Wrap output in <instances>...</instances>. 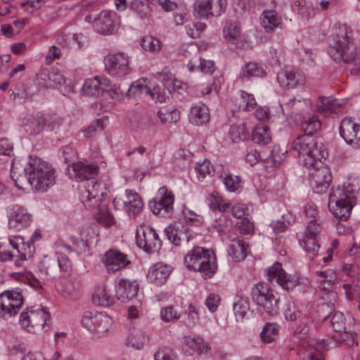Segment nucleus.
<instances>
[{
    "label": "nucleus",
    "mask_w": 360,
    "mask_h": 360,
    "mask_svg": "<svg viewBox=\"0 0 360 360\" xmlns=\"http://www.w3.org/2000/svg\"><path fill=\"white\" fill-rule=\"evenodd\" d=\"M345 295L348 300L357 298L360 296V279L353 278L351 281H347L342 285Z\"/></svg>",
    "instance_id": "obj_53"
},
{
    "label": "nucleus",
    "mask_w": 360,
    "mask_h": 360,
    "mask_svg": "<svg viewBox=\"0 0 360 360\" xmlns=\"http://www.w3.org/2000/svg\"><path fill=\"white\" fill-rule=\"evenodd\" d=\"M267 279L270 283L276 282L284 290H290L300 285L299 278L288 274L281 263L276 262L267 270Z\"/></svg>",
    "instance_id": "obj_20"
},
{
    "label": "nucleus",
    "mask_w": 360,
    "mask_h": 360,
    "mask_svg": "<svg viewBox=\"0 0 360 360\" xmlns=\"http://www.w3.org/2000/svg\"><path fill=\"white\" fill-rule=\"evenodd\" d=\"M328 349V343L325 340H311L306 349L304 358L309 360H323V351Z\"/></svg>",
    "instance_id": "obj_33"
},
{
    "label": "nucleus",
    "mask_w": 360,
    "mask_h": 360,
    "mask_svg": "<svg viewBox=\"0 0 360 360\" xmlns=\"http://www.w3.org/2000/svg\"><path fill=\"white\" fill-rule=\"evenodd\" d=\"M167 238L175 245H180L181 243H188L193 238V234L188 231L187 226L174 223L165 229Z\"/></svg>",
    "instance_id": "obj_28"
},
{
    "label": "nucleus",
    "mask_w": 360,
    "mask_h": 360,
    "mask_svg": "<svg viewBox=\"0 0 360 360\" xmlns=\"http://www.w3.org/2000/svg\"><path fill=\"white\" fill-rule=\"evenodd\" d=\"M171 272L169 266L162 263H156L153 265L148 272V281L155 285H163Z\"/></svg>",
    "instance_id": "obj_30"
},
{
    "label": "nucleus",
    "mask_w": 360,
    "mask_h": 360,
    "mask_svg": "<svg viewBox=\"0 0 360 360\" xmlns=\"http://www.w3.org/2000/svg\"><path fill=\"white\" fill-rule=\"evenodd\" d=\"M71 176L77 181H84L79 186L80 200L86 208L96 207L104 195L106 189L101 183L96 181L98 166L94 163L77 162L71 165Z\"/></svg>",
    "instance_id": "obj_2"
},
{
    "label": "nucleus",
    "mask_w": 360,
    "mask_h": 360,
    "mask_svg": "<svg viewBox=\"0 0 360 360\" xmlns=\"http://www.w3.org/2000/svg\"><path fill=\"white\" fill-rule=\"evenodd\" d=\"M130 9L142 20H149L151 16V9L146 1L133 0L130 4Z\"/></svg>",
    "instance_id": "obj_48"
},
{
    "label": "nucleus",
    "mask_w": 360,
    "mask_h": 360,
    "mask_svg": "<svg viewBox=\"0 0 360 360\" xmlns=\"http://www.w3.org/2000/svg\"><path fill=\"white\" fill-rule=\"evenodd\" d=\"M340 135L347 144L360 146V124L352 117L344 118L340 124Z\"/></svg>",
    "instance_id": "obj_22"
},
{
    "label": "nucleus",
    "mask_w": 360,
    "mask_h": 360,
    "mask_svg": "<svg viewBox=\"0 0 360 360\" xmlns=\"http://www.w3.org/2000/svg\"><path fill=\"white\" fill-rule=\"evenodd\" d=\"M23 304L21 292L8 290L0 294V316L7 319L15 315Z\"/></svg>",
    "instance_id": "obj_17"
},
{
    "label": "nucleus",
    "mask_w": 360,
    "mask_h": 360,
    "mask_svg": "<svg viewBox=\"0 0 360 360\" xmlns=\"http://www.w3.org/2000/svg\"><path fill=\"white\" fill-rule=\"evenodd\" d=\"M285 153H287V150H285L281 153L279 147L274 146V148L271 150L269 155L266 156L264 154H262L256 148H250L247 151L245 160L248 163L252 166L257 163L259 160L270 159L274 162V166L277 167L280 165L283 162V156H284Z\"/></svg>",
    "instance_id": "obj_25"
},
{
    "label": "nucleus",
    "mask_w": 360,
    "mask_h": 360,
    "mask_svg": "<svg viewBox=\"0 0 360 360\" xmlns=\"http://www.w3.org/2000/svg\"><path fill=\"white\" fill-rule=\"evenodd\" d=\"M93 27L98 32L103 35H109L116 32L120 26V17L116 13L103 10L93 20Z\"/></svg>",
    "instance_id": "obj_18"
},
{
    "label": "nucleus",
    "mask_w": 360,
    "mask_h": 360,
    "mask_svg": "<svg viewBox=\"0 0 360 360\" xmlns=\"http://www.w3.org/2000/svg\"><path fill=\"white\" fill-rule=\"evenodd\" d=\"M141 46L146 50L153 53L158 52L162 49L161 41L151 35H146L141 39Z\"/></svg>",
    "instance_id": "obj_57"
},
{
    "label": "nucleus",
    "mask_w": 360,
    "mask_h": 360,
    "mask_svg": "<svg viewBox=\"0 0 360 360\" xmlns=\"http://www.w3.org/2000/svg\"><path fill=\"white\" fill-rule=\"evenodd\" d=\"M184 56L188 58V68L191 72L199 70L205 74H212L215 70L214 61L201 58L198 49L193 44L183 49Z\"/></svg>",
    "instance_id": "obj_16"
},
{
    "label": "nucleus",
    "mask_w": 360,
    "mask_h": 360,
    "mask_svg": "<svg viewBox=\"0 0 360 360\" xmlns=\"http://www.w3.org/2000/svg\"><path fill=\"white\" fill-rule=\"evenodd\" d=\"M224 37L229 42L236 44L240 36V27L238 22L227 21L223 29Z\"/></svg>",
    "instance_id": "obj_46"
},
{
    "label": "nucleus",
    "mask_w": 360,
    "mask_h": 360,
    "mask_svg": "<svg viewBox=\"0 0 360 360\" xmlns=\"http://www.w3.org/2000/svg\"><path fill=\"white\" fill-rule=\"evenodd\" d=\"M355 204V195L349 186H338L331 188L328 207L336 218L346 221Z\"/></svg>",
    "instance_id": "obj_5"
},
{
    "label": "nucleus",
    "mask_w": 360,
    "mask_h": 360,
    "mask_svg": "<svg viewBox=\"0 0 360 360\" xmlns=\"http://www.w3.org/2000/svg\"><path fill=\"white\" fill-rule=\"evenodd\" d=\"M323 226L319 219H311L306 227L304 237L317 238Z\"/></svg>",
    "instance_id": "obj_60"
},
{
    "label": "nucleus",
    "mask_w": 360,
    "mask_h": 360,
    "mask_svg": "<svg viewBox=\"0 0 360 360\" xmlns=\"http://www.w3.org/2000/svg\"><path fill=\"white\" fill-rule=\"evenodd\" d=\"M81 91L83 95L87 96H98L103 94L101 83L96 77L86 79Z\"/></svg>",
    "instance_id": "obj_51"
},
{
    "label": "nucleus",
    "mask_w": 360,
    "mask_h": 360,
    "mask_svg": "<svg viewBox=\"0 0 360 360\" xmlns=\"http://www.w3.org/2000/svg\"><path fill=\"white\" fill-rule=\"evenodd\" d=\"M284 316L287 321L292 323L297 322L302 319V316H307L299 310L294 302H288L284 310Z\"/></svg>",
    "instance_id": "obj_54"
},
{
    "label": "nucleus",
    "mask_w": 360,
    "mask_h": 360,
    "mask_svg": "<svg viewBox=\"0 0 360 360\" xmlns=\"http://www.w3.org/2000/svg\"><path fill=\"white\" fill-rule=\"evenodd\" d=\"M158 115L161 122L164 124L176 122L180 117V113L177 110H166L165 112L160 110Z\"/></svg>",
    "instance_id": "obj_63"
},
{
    "label": "nucleus",
    "mask_w": 360,
    "mask_h": 360,
    "mask_svg": "<svg viewBox=\"0 0 360 360\" xmlns=\"http://www.w3.org/2000/svg\"><path fill=\"white\" fill-rule=\"evenodd\" d=\"M11 176L17 187L23 188L27 183L34 191L44 192L55 184L56 170L51 165L37 156H30L25 160H14L11 165Z\"/></svg>",
    "instance_id": "obj_1"
},
{
    "label": "nucleus",
    "mask_w": 360,
    "mask_h": 360,
    "mask_svg": "<svg viewBox=\"0 0 360 360\" xmlns=\"http://www.w3.org/2000/svg\"><path fill=\"white\" fill-rule=\"evenodd\" d=\"M188 119L191 124L197 126H202L206 124L210 120L208 108L202 103L192 105L188 115Z\"/></svg>",
    "instance_id": "obj_31"
},
{
    "label": "nucleus",
    "mask_w": 360,
    "mask_h": 360,
    "mask_svg": "<svg viewBox=\"0 0 360 360\" xmlns=\"http://www.w3.org/2000/svg\"><path fill=\"white\" fill-rule=\"evenodd\" d=\"M256 101L254 96L252 94L242 91L240 94L239 108L245 111H250L254 109Z\"/></svg>",
    "instance_id": "obj_62"
},
{
    "label": "nucleus",
    "mask_w": 360,
    "mask_h": 360,
    "mask_svg": "<svg viewBox=\"0 0 360 360\" xmlns=\"http://www.w3.org/2000/svg\"><path fill=\"white\" fill-rule=\"evenodd\" d=\"M330 327L335 332L346 329L345 318L342 312L336 311L330 319Z\"/></svg>",
    "instance_id": "obj_61"
},
{
    "label": "nucleus",
    "mask_w": 360,
    "mask_h": 360,
    "mask_svg": "<svg viewBox=\"0 0 360 360\" xmlns=\"http://www.w3.org/2000/svg\"><path fill=\"white\" fill-rule=\"evenodd\" d=\"M93 301L101 306L108 307L114 304L115 298L110 289L105 285L98 286L93 295Z\"/></svg>",
    "instance_id": "obj_39"
},
{
    "label": "nucleus",
    "mask_w": 360,
    "mask_h": 360,
    "mask_svg": "<svg viewBox=\"0 0 360 360\" xmlns=\"http://www.w3.org/2000/svg\"><path fill=\"white\" fill-rule=\"evenodd\" d=\"M126 192L127 197L124 201V209L129 217H136L142 211L143 202L138 193L131 191Z\"/></svg>",
    "instance_id": "obj_34"
},
{
    "label": "nucleus",
    "mask_w": 360,
    "mask_h": 360,
    "mask_svg": "<svg viewBox=\"0 0 360 360\" xmlns=\"http://www.w3.org/2000/svg\"><path fill=\"white\" fill-rule=\"evenodd\" d=\"M101 199L99 200L98 204L96 207L89 209H94L99 206L98 212L95 214L96 220L99 224L108 227L114 224L115 219L105 205L101 204Z\"/></svg>",
    "instance_id": "obj_50"
},
{
    "label": "nucleus",
    "mask_w": 360,
    "mask_h": 360,
    "mask_svg": "<svg viewBox=\"0 0 360 360\" xmlns=\"http://www.w3.org/2000/svg\"><path fill=\"white\" fill-rule=\"evenodd\" d=\"M260 18L261 24L266 32L274 31L281 25V18L275 11H263Z\"/></svg>",
    "instance_id": "obj_40"
},
{
    "label": "nucleus",
    "mask_w": 360,
    "mask_h": 360,
    "mask_svg": "<svg viewBox=\"0 0 360 360\" xmlns=\"http://www.w3.org/2000/svg\"><path fill=\"white\" fill-rule=\"evenodd\" d=\"M40 273L46 279H55L61 276L62 272L71 271L72 264L65 255L56 252L51 256H45L38 266Z\"/></svg>",
    "instance_id": "obj_10"
},
{
    "label": "nucleus",
    "mask_w": 360,
    "mask_h": 360,
    "mask_svg": "<svg viewBox=\"0 0 360 360\" xmlns=\"http://www.w3.org/2000/svg\"><path fill=\"white\" fill-rule=\"evenodd\" d=\"M252 140L255 143L266 145L271 141L269 127L265 125L257 126L252 132Z\"/></svg>",
    "instance_id": "obj_45"
},
{
    "label": "nucleus",
    "mask_w": 360,
    "mask_h": 360,
    "mask_svg": "<svg viewBox=\"0 0 360 360\" xmlns=\"http://www.w3.org/2000/svg\"><path fill=\"white\" fill-rule=\"evenodd\" d=\"M81 323L98 337L106 335L112 326V319L105 313L102 312L93 314L86 311L82 318Z\"/></svg>",
    "instance_id": "obj_13"
},
{
    "label": "nucleus",
    "mask_w": 360,
    "mask_h": 360,
    "mask_svg": "<svg viewBox=\"0 0 360 360\" xmlns=\"http://www.w3.org/2000/svg\"><path fill=\"white\" fill-rule=\"evenodd\" d=\"M136 240L139 248L148 253L158 251L161 246L158 234L153 228L145 224H140L137 227Z\"/></svg>",
    "instance_id": "obj_14"
},
{
    "label": "nucleus",
    "mask_w": 360,
    "mask_h": 360,
    "mask_svg": "<svg viewBox=\"0 0 360 360\" xmlns=\"http://www.w3.org/2000/svg\"><path fill=\"white\" fill-rule=\"evenodd\" d=\"M321 127V122L315 115L304 117L301 124L302 129L304 131L303 135L314 136L320 131Z\"/></svg>",
    "instance_id": "obj_47"
},
{
    "label": "nucleus",
    "mask_w": 360,
    "mask_h": 360,
    "mask_svg": "<svg viewBox=\"0 0 360 360\" xmlns=\"http://www.w3.org/2000/svg\"><path fill=\"white\" fill-rule=\"evenodd\" d=\"M139 285L136 281L120 279L116 285V297L122 302L129 301L137 295Z\"/></svg>",
    "instance_id": "obj_29"
},
{
    "label": "nucleus",
    "mask_w": 360,
    "mask_h": 360,
    "mask_svg": "<svg viewBox=\"0 0 360 360\" xmlns=\"http://www.w3.org/2000/svg\"><path fill=\"white\" fill-rule=\"evenodd\" d=\"M184 343L191 350L198 355L206 353L210 349L208 343L199 336H186Z\"/></svg>",
    "instance_id": "obj_41"
},
{
    "label": "nucleus",
    "mask_w": 360,
    "mask_h": 360,
    "mask_svg": "<svg viewBox=\"0 0 360 360\" xmlns=\"http://www.w3.org/2000/svg\"><path fill=\"white\" fill-rule=\"evenodd\" d=\"M319 288L322 290H329L335 280V274L333 269L317 271L315 272Z\"/></svg>",
    "instance_id": "obj_44"
},
{
    "label": "nucleus",
    "mask_w": 360,
    "mask_h": 360,
    "mask_svg": "<svg viewBox=\"0 0 360 360\" xmlns=\"http://www.w3.org/2000/svg\"><path fill=\"white\" fill-rule=\"evenodd\" d=\"M229 136L233 142H238L246 139L249 136L248 129L244 124L231 126Z\"/></svg>",
    "instance_id": "obj_58"
},
{
    "label": "nucleus",
    "mask_w": 360,
    "mask_h": 360,
    "mask_svg": "<svg viewBox=\"0 0 360 360\" xmlns=\"http://www.w3.org/2000/svg\"><path fill=\"white\" fill-rule=\"evenodd\" d=\"M279 326L277 323H267L264 326L261 333V338L264 342L269 343L274 341L278 335Z\"/></svg>",
    "instance_id": "obj_56"
},
{
    "label": "nucleus",
    "mask_w": 360,
    "mask_h": 360,
    "mask_svg": "<svg viewBox=\"0 0 360 360\" xmlns=\"http://www.w3.org/2000/svg\"><path fill=\"white\" fill-rule=\"evenodd\" d=\"M50 314L46 307L34 306L20 314V323L22 328L32 333H38L49 328Z\"/></svg>",
    "instance_id": "obj_7"
},
{
    "label": "nucleus",
    "mask_w": 360,
    "mask_h": 360,
    "mask_svg": "<svg viewBox=\"0 0 360 360\" xmlns=\"http://www.w3.org/2000/svg\"><path fill=\"white\" fill-rule=\"evenodd\" d=\"M251 295L253 302L262 307L266 314L274 316L278 313V298L266 284H255L252 288Z\"/></svg>",
    "instance_id": "obj_11"
},
{
    "label": "nucleus",
    "mask_w": 360,
    "mask_h": 360,
    "mask_svg": "<svg viewBox=\"0 0 360 360\" xmlns=\"http://www.w3.org/2000/svg\"><path fill=\"white\" fill-rule=\"evenodd\" d=\"M186 266L198 271L206 279L211 278L216 272L217 264L212 251L201 247H194L184 257Z\"/></svg>",
    "instance_id": "obj_4"
},
{
    "label": "nucleus",
    "mask_w": 360,
    "mask_h": 360,
    "mask_svg": "<svg viewBox=\"0 0 360 360\" xmlns=\"http://www.w3.org/2000/svg\"><path fill=\"white\" fill-rule=\"evenodd\" d=\"M277 80L283 88L295 89L304 84L305 77L299 69L286 68L278 72Z\"/></svg>",
    "instance_id": "obj_23"
},
{
    "label": "nucleus",
    "mask_w": 360,
    "mask_h": 360,
    "mask_svg": "<svg viewBox=\"0 0 360 360\" xmlns=\"http://www.w3.org/2000/svg\"><path fill=\"white\" fill-rule=\"evenodd\" d=\"M292 148L297 153L300 163L304 167H311L327 154L323 143L314 136H298L292 143Z\"/></svg>",
    "instance_id": "obj_3"
},
{
    "label": "nucleus",
    "mask_w": 360,
    "mask_h": 360,
    "mask_svg": "<svg viewBox=\"0 0 360 360\" xmlns=\"http://www.w3.org/2000/svg\"><path fill=\"white\" fill-rule=\"evenodd\" d=\"M219 177L221 179L227 191L234 193H240L243 188L241 178L238 175H233L229 171H222Z\"/></svg>",
    "instance_id": "obj_38"
},
{
    "label": "nucleus",
    "mask_w": 360,
    "mask_h": 360,
    "mask_svg": "<svg viewBox=\"0 0 360 360\" xmlns=\"http://www.w3.org/2000/svg\"><path fill=\"white\" fill-rule=\"evenodd\" d=\"M195 170L199 181L205 179L207 175L211 174L213 171L210 162L206 160L202 163L196 164Z\"/></svg>",
    "instance_id": "obj_64"
},
{
    "label": "nucleus",
    "mask_w": 360,
    "mask_h": 360,
    "mask_svg": "<svg viewBox=\"0 0 360 360\" xmlns=\"http://www.w3.org/2000/svg\"><path fill=\"white\" fill-rule=\"evenodd\" d=\"M350 32L341 30L333 37L328 52L331 58L337 62L352 63L360 66V52L357 56L356 46L350 36Z\"/></svg>",
    "instance_id": "obj_6"
},
{
    "label": "nucleus",
    "mask_w": 360,
    "mask_h": 360,
    "mask_svg": "<svg viewBox=\"0 0 360 360\" xmlns=\"http://www.w3.org/2000/svg\"><path fill=\"white\" fill-rule=\"evenodd\" d=\"M39 85L46 88H54L65 82L63 75L56 70L41 69L37 74Z\"/></svg>",
    "instance_id": "obj_27"
},
{
    "label": "nucleus",
    "mask_w": 360,
    "mask_h": 360,
    "mask_svg": "<svg viewBox=\"0 0 360 360\" xmlns=\"http://www.w3.org/2000/svg\"><path fill=\"white\" fill-rule=\"evenodd\" d=\"M227 6L226 0H197L195 12L202 18L218 17L224 13Z\"/></svg>",
    "instance_id": "obj_21"
},
{
    "label": "nucleus",
    "mask_w": 360,
    "mask_h": 360,
    "mask_svg": "<svg viewBox=\"0 0 360 360\" xmlns=\"http://www.w3.org/2000/svg\"><path fill=\"white\" fill-rule=\"evenodd\" d=\"M309 322L308 316H302V319H300V321L291 323L290 328L295 338L299 340H304L307 338L309 333Z\"/></svg>",
    "instance_id": "obj_49"
},
{
    "label": "nucleus",
    "mask_w": 360,
    "mask_h": 360,
    "mask_svg": "<svg viewBox=\"0 0 360 360\" xmlns=\"http://www.w3.org/2000/svg\"><path fill=\"white\" fill-rule=\"evenodd\" d=\"M316 109L318 111L325 114H338L342 112V103L341 101L336 98L323 97L317 101Z\"/></svg>",
    "instance_id": "obj_35"
},
{
    "label": "nucleus",
    "mask_w": 360,
    "mask_h": 360,
    "mask_svg": "<svg viewBox=\"0 0 360 360\" xmlns=\"http://www.w3.org/2000/svg\"><path fill=\"white\" fill-rule=\"evenodd\" d=\"M307 167L309 168L310 186L314 192L319 194L325 193L332 181L329 167L321 160Z\"/></svg>",
    "instance_id": "obj_12"
},
{
    "label": "nucleus",
    "mask_w": 360,
    "mask_h": 360,
    "mask_svg": "<svg viewBox=\"0 0 360 360\" xmlns=\"http://www.w3.org/2000/svg\"><path fill=\"white\" fill-rule=\"evenodd\" d=\"M162 83L165 87V89L162 90V88L160 85H154L153 88L150 86V92L148 93V95L150 96L153 99H156L160 102L165 99L166 94L165 89L169 93L174 89V85L171 79L165 78Z\"/></svg>",
    "instance_id": "obj_42"
},
{
    "label": "nucleus",
    "mask_w": 360,
    "mask_h": 360,
    "mask_svg": "<svg viewBox=\"0 0 360 360\" xmlns=\"http://www.w3.org/2000/svg\"><path fill=\"white\" fill-rule=\"evenodd\" d=\"M32 221V215L27 209L18 205L13 206L8 219L9 229L20 231L30 226Z\"/></svg>",
    "instance_id": "obj_26"
},
{
    "label": "nucleus",
    "mask_w": 360,
    "mask_h": 360,
    "mask_svg": "<svg viewBox=\"0 0 360 360\" xmlns=\"http://www.w3.org/2000/svg\"><path fill=\"white\" fill-rule=\"evenodd\" d=\"M233 311L237 321H242L250 310L249 302L247 299L240 297L233 304Z\"/></svg>",
    "instance_id": "obj_55"
},
{
    "label": "nucleus",
    "mask_w": 360,
    "mask_h": 360,
    "mask_svg": "<svg viewBox=\"0 0 360 360\" xmlns=\"http://www.w3.org/2000/svg\"><path fill=\"white\" fill-rule=\"evenodd\" d=\"M181 316L176 307L170 305L162 308L160 311V317L164 322H171L177 320Z\"/></svg>",
    "instance_id": "obj_59"
},
{
    "label": "nucleus",
    "mask_w": 360,
    "mask_h": 360,
    "mask_svg": "<svg viewBox=\"0 0 360 360\" xmlns=\"http://www.w3.org/2000/svg\"><path fill=\"white\" fill-rule=\"evenodd\" d=\"M147 81V79L142 78L133 82L129 87L126 96L129 99L136 101L144 95L148 96V93L150 92V86Z\"/></svg>",
    "instance_id": "obj_37"
},
{
    "label": "nucleus",
    "mask_w": 360,
    "mask_h": 360,
    "mask_svg": "<svg viewBox=\"0 0 360 360\" xmlns=\"http://www.w3.org/2000/svg\"><path fill=\"white\" fill-rule=\"evenodd\" d=\"M25 244L23 239L20 236H13L8 239V243H0V262H5L11 261L14 257L18 256V259L15 261V266L18 268L21 267L28 258L32 255V250L29 244H27V250L22 247Z\"/></svg>",
    "instance_id": "obj_9"
},
{
    "label": "nucleus",
    "mask_w": 360,
    "mask_h": 360,
    "mask_svg": "<svg viewBox=\"0 0 360 360\" xmlns=\"http://www.w3.org/2000/svg\"><path fill=\"white\" fill-rule=\"evenodd\" d=\"M174 195L165 186L161 187L156 197L149 202V207L155 214L167 217L173 211Z\"/></svg>",
    "instance_id": "obj_19"
},
{
    "label": "nucleus",
    "mask_w": 360,
    "mask_h": 360,
    "mask_svg": "<svg viewBox=\"0 0 360 360\" xmlns=\"http://www.w3.org/2000/svg\"><path fill=\"white\" fill-rule=\"evenodd\" d=\"M210 207L221 212H227L231 208V202L224 200L219 193L213 191L209 197Z\"/></svg>",
    "instance_id": "obj_52"
},
{
    "label": "nucleus",
    "mask_w": 360,
    "mask_h": 360,
    "mask_svg": "<svg viewBox=\"0 0 360 360\" xmlns=\"http://www.w3.org/2000/svg\"><path fill=\"white\" fill-rule=\"evenodd\" d=\"M108 273H115L120 271L130 264L127 256L119 250L110 249L108 250L102 257Z\"/></svg>",
    "instance_id": "obj_24"
},
{
    "label": "nucleus",
    "mask_w": 360,
    "mask_h": 360,
    "mask_svg": "<svg viewBox=\"0 0 360 360\" xmlns=\"http://www.w3.org/2000/svg\"><path fill=\"white\" fill-rule=\"evenodd\" d=\"M266 75L264 67L255 62H250L246 63L245 67L242 68L240 73L241 79H249L251 77H262Z\"/></svg>",
    "instance_id": "obj_43"
},
{
    "label": "nucleus",
    "mask_w": 360,
    "mask_h": 360,
    "mask_svg": "<svg viewBox=\"0 0 360 360\" xmlns=\"http://www.w3.org/2000/svg\"><path fill=\"white\" fill-rule=\"evenodd\" d=\"M104 63L106 70L112 77H122L131 72L129 57L124 52L107 55Z\"/></svg>",
    "instance_id": "obj_15"
},
{
    "label": "nucleus",
    "mask_w": 360,
    "mask_h": 360,
    "mask_svg": "<svg viewBox=\"0 0 360 360\" xmlns=\"http://www.w3.org/2000/svg\"><path fill=\"white\" fill-rule=\"evenodd\" d=\"M62 124V119L56 115L37 113L25 117L22 127L30 135H37L43 131H53Z\"/></svg>",
    "instance_id": "obj_8"
},
{
    "label": "nucleus",
    "mask_w": 360,
    "mask_h": 360,
    "mask_svg": "<svg viewBox=\"0 0 360 360\" xmlns=\"http://www.w3.org/2000/svg\"><path fill=\"white\" fill-rule=\"evenodd\" d=\"M248 248V245L243 240L233 239L229 245V255L233 262H241L247 257Z\"/></svg>",
    "instance_id": "obj_36"
},
{
    "label": "nucleus",
    "mask_w": 360,
    "mask_h": 360,
    "mask_svg": "<svg viewBox=\"0 0 360 360\" xmlns=\"http://www.w3.org/2000/svg\"><path fill=\"white\" fill-rule=\"evenodd\" d=\"M148 340L149 335L146 331L132 328L129 331L125 344L127 347H131L135 349H141L148 342Z\"/></svg>",
    "instance_id": "obj_32"
}]
</instances>
